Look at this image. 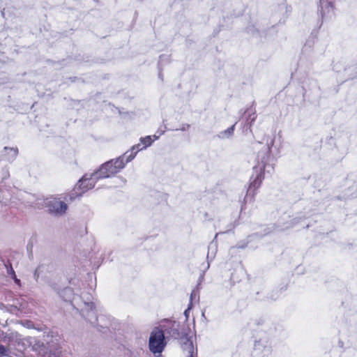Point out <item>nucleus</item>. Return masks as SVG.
<instances>
[{
    "label": "nucleus",
    "instance_id": "obj_1",
    "mask_svg": "<svg viewBox=\"0 0 357 357\" xmlns=\"http://www.w3.org/2000/svg\"><path fill=\"white\" fill-rule=\"evenodd\" d=\"M128 162H126L125 153L122 156L102 165L98 170L93 173V176L90 178L101 179L113 176L123 169Z\"/></svg>",
    "mask_w": 357,
    "mask_h": 357
},
{
    "label": "nucleus",
    "instance_id": "obj_2",
    "mask_svg": "<svg viewBox=\"0 0 357 357\" xmlns=\"http://www.w3.org/2000/svg\"><path fill=\"white\" fill-rule=\"evenodd\" d=\"M73 305L80 312L82 316L91 323H95L97 320L95 305L91 296H87L85 299L79 296H75L73 300Z\"/></svg>",
    "mask_w": 357,
    "mask_h": 357
},
{
    "label": "nucleus",
    "instance_id": "obj_3",
    "mask_svg": "<svg viewBox=\"0 0 357 357\" xmlns=\"http://www.w3.org/2000/svg\"><path fill=\"white\" fill-rule=\"evenodd\" d=\"M166 346L164 332L158 328H154L149 336V348L153 354H160Z\"/></svg>",
    "mask_w": 357,
    "mask_h": 357
},
{
    "label": "nucleus",
    "instance_id": "obj_4",
    "mask_svg": "<svg viewBox=\"0 0 357 357\" xmlns=\"http://www.w3.org/2000/svg\"><path fill=\"white\" fill-rule=\"evenodd\" d=\"M93 174L84 175L75 185L71 194V199L81 196L83 193L94 187L95 183L99 179H91Z\"/></svg>",
    "mask_w": 357,
    "mask_h": 357
},
{
    "label": "nucleus",
    "instance_id": "obj_5",
    "mask_svg": "<svg viewBox=\"0 0 357 357\" xmlns=\"http://www.w3.org/2000/svg\"><path fill=\"white\" fill-rule=\"evenodd\" d=\"M49 212L55 215H62L68 208L67 204L59 198H47L45 202Z\"/></svg>",
    "mask_w": 357,
    "mask_h": 357
},
{
    "label": "nucleus",
    "instance_id": "obj_6",
    "mask_svg": "<svg viewBox=\"0 0 357 357\" xmlns=\"http://www.w3.org/2000/svg\"><path fill=\"white\" fill-rule=\"evenodd\" d=\"M153 142V140L152 139L151 136H146L145 137L141 138L139 144L133 146L130 151L126 153V162H130L135 158L139 151L150 146Z\"/></svg>",
    "mask_w": 357,
    "mask_h": 357
},
{
    "label": "nucleus",
    "instance_id": "obj_7",
    "mask_svg": "<svg viewBox=\"0 0 357 357\" xmlns=\"http://www.w3.org/2000/svg\"><path fill=\"white\" fill-rule=\"evenodd\" d=\"M320 14L324 20L332 19L335 16L334 0H321Z\"/></svg>",
    "mask_w": 357,
    "mask_h": 357
},
{
    "label": "nucleus",
    "instance_id": "obj_8",
    "mask_svg": "<svg viewBox=\"0 0 357 357\" xmlns=\"http://www.w3.org/2000/svg\"><path fill=\"white\" fill-rule=\"evenodd\" d=\"M255 351L261 357H268L272 352V348L268 341L260 340L255 344Z\"/></svg>",
    "mask_w": 357,
    "mask_h": 357
},
{
    "label": "nucleus",
    "instance_id": "obj_9",
    "mask_svg": "<svg viewBox=\"0 0 357 357\" xmlns=\"http://www.w3.org/2000/svg\"><path fill=\"white\" fill-rule=\"evenodd\" d=\"M18 154V149L17 148H4V154L3 155L6 157V160L8 161H13L15 160L16 156Z\"/></svg>",
    "mask_w": 357,
    "mask_h": 357
},
{
    "label": "nucleus",
    "instance_id": "obj_10",
    "mask_svg": "<svg viewBox=\"0 0 357 357\" xmlns=\"http://www.w3.org/2000/svg\"><path fill=\"white\" fill-rule=\"evenodd\" d=\"M184 349L188 351L190 357H195L197 355V349L194 347L191 341H188L185 343Z\"/></svg>",
    "mask_w": 357,
    "mask_h": 357
},
{
    "label": "nucleus",
    "instance_id": "obj_11",
    "mask_svg": "<svg viewBox=\"0 0 357 357\" xmlns=\"http://www.w3.org/2000/svg\"><path fill=\"white\" fill-rule=\"evenodd\" d=\"M234 130V126H232L229 127V128H227V130H225V131L220 132V134L218 135V137L220 138L229 137V136H231L233 134Z\"/></svg>",
    "mask_w": 357,
    "mask_h": 357
},
{
    "label": "nucleus",
    "instance_id": "obj_12",
    "mask_svg": "<svg viewBox=\"0 0 357 357\" xmlns=\"http://www.w3.org/2000/svg\"><path fill=\"white\" fill-rule=\"evenodd\" d=\"M0 354L3 355V356L7 355V349L4 346L1 345V344H0Z\"/></svg>",
    "mask_w": 357,
    "mask_h": 357
},
{
    "label": "nucleus",
    "instance_id": "obj_13",
    "mask_svg": "<svg viewBox=\"0 0 357 357\" xmlns=\"http://www.w3.org/2000/svg\"><path fill=\"white\" fill-rule=\"evenodd\" d=\"M191 305H192V304H190V305H189L188 308L187 310H185L184 314H185V317H186L187 318L188 317V312H189V310H190V308H191Z\"/></svg>",
    "mask_w": 357,
    "mask_h": 357
},
{
    "label": "nucleus",
    "instance_id": "obj_14",
    "mask_svg": "<svg viewBox=\"0 0 357 357\" xmlns=\"http://www.w3.org/2000/svg\"><path fill=\"white\" fill-rule=\"evenodd\" d=\"M158 139V136L154 135L152 136V139L154 141V140H157Z\"/></svg>",
    "mask_w": 357,
    "mask_h": 357
}]
</instances>
